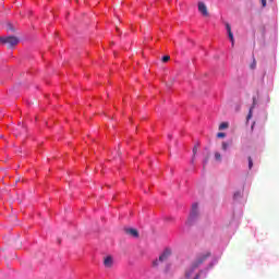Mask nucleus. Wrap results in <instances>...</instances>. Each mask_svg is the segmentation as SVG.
I'll return each instance as SVG.
<instances>
[{
  "label": "nucleus",
  "instance_id": "nucleus-1",
  "mask_svg": "<svg viewBox=\"0 0 279 279\" xmlns=\"http://www.w3.org/2000/svg\"><path fill=\"white\" fill-rule=\"evenodd\" d=\"M208 258H210V252L197 255L195 260L192 263V271H195V269H199V267H202V265H204V263H206Z\"/></svg>",
  "mask_w": 279,
  "mask_h": 279
},
{
  "label": "nucleus",
  "instance_id": "nucleus-5",
  "mask_svg": "<svg viewBox=\"0 0 279 279\" xmlns=\"http://www.w3.org/2000/svg\"><path fill=\"white\" fill-rule=\"evenodd\" d=\"M198 12L204 16H209L208 7H206V3L204 2H198Z\"/></svg>",
  "mask_w": 279,
  "mask_h": 279
},
{
  "label": "nucleus",
  "instance_id": "nucleus-11",
  "mask_svg": "<svg viewBox=\"0 0 279 279\" xmlns=\"http://www.w3.org/2000/svg\"><path fill=\"white\" fill-rule=\"evenodd\" d=\"M228 147H230V144L227 142H222V150L228 151Z\"/></svg>",
  "mask_w": 279,
  "mask_h": 279
},
{
  "label": "nucleus",
  "instance_id": "nucleus-13",
  "mask_svg": "<svg viewBox=\"0 0 279 279\" xmlns=\"http://www.w3.org/2000/svg\"><path fill=\"white\" fill-rule=\"evenodd\" d=\"M250 69L254 70L256 69V58L253 57V62L250 65Z\"/></svg>",
  "mask_w": 279,
  "mask_h": 279
},
{
  "label": "nucleus",
  "instance_id": "nucleus-15",
  "mask_svg": "<svg viewBox=\"0 0 279 279\" xmlns=\"http://www.w3.org/2000/svg\"><path fill=\"white\" fill-rule=\"evenodd\" d=\"M254 167V161L252 160V157H248V169H252Z\"/></svg>",
  "mask_w": 279,
  "mask_h": 279
},
{
  "label": "nucleus",
  "instance_id": "nucleus-16",
  "mask_svg": "<svg viewBox=\"0 0 279 279\" xmlns=\"http://www.w3.org/2000/svg\"><path fill=\"white\" fill-rule=\"evenodd\" d=\"M215 158H216V160L221 162V154L220 153H215Z\"/></svg>",
  "mask_w": 279,
  "mask_h": 279
},
{
  "label": "nucleus",
  "instance_id": "nucleus-23",
  "mask_svg": "<svg viewBox=\"0 0 279 279\" xmlns=\"http://www.w3.org/2000/svg\"><path fill=\"white\" fill-rule=\"evenodd\" d=\"M252 130H254V124L251 126Z\"/></svg>",
  "mask_w": 279,
  "mask_h": 279
},
{
  "label": "nucleus",
  "instance_id": "nucleus-19",
  "mask_svg": "<svg viewBox=\"0 0 279 279\" xmlns=\"http://www.w3.org/2000/svg\"><path fill=\"white\" fill-rule=\"evenodd\" d=\"M169 60H171V57L169 56L162 57V62H169Z\"/></svg>",
  "mask_w": 279,
  "mask_h": 279
},
{
  "label": "nucleus",
  "instance_id": "nucleus-4",
  "mask_svg": "<svg viewBox=\"0 0 279 279\" xmlns=\"http://www.w3.org/2000/svg\"><path fill=\"white\" fill-rule=\"evenodd\" d=\"M198 216H199V209H198L197 203H194L192 205L189 223H191V221H195V219H197Z\"/></svg>",
  "mask_w": 279,
  "mask_h": 279
},
{
  "label": "nucleus",
  "instance_id": "nucleus-22",
  "mask_svg": "<svg viewBox=\"0 0 279 279\" xmlns=\"http://www.w3.org/2000/svg\"><path fill=\"white\" fill-rule=\"evenodd\" d=\"M5 37H0V43H2L3 44V39H4Z\"/></svg>",
  "mask_w": 279,
  "mask_h": 279
},
{
  "label": "nucleus",
  "instance_id": "nucleus-18",
  "mask_svg": "<svg viewBox=\"0 0 279 279\" xmlns=\"http://www.w3.org/2000/svg\"><path fill=\"white\" fill-rule=\"evenodd\" d=\"M217 138H226V133H217Z\"/></svg>",
  "mask_w": 279,
  "mask_h": 279
},
{
  "label": "nucleus",
  "instance_id": "nucleus-6",
  "mask_svg": "<svg viewBox=\"0 0 279 279\" xmlns=\"http://www.w3.org/2000/svg\"><path fill=\"white\" fill-rule=\"evenodd\" d=\"M226 29L228 32V36L230 38L232 47H234V34H232V26H230V23H226Z\"/></svg>",
  "mask_w": 279,
  "mask_h": 279
},
{
  "label": "nucleus",
  "instance_id": "nucleus-14",
  "mask_svg": "<svg viewBox=\"0 0 279 279\" xmlns=\"http://www.w3.org/2000/svg\"><path fill=\"white\" fill-rule=\"evenodd\" d=\"M254 110V106L250 108L248 114L246 117L247 121H250V119H252V111Z\"/></svg>",
  "mask_w": 279,
  "mask_h": 279
},
{
  "label": "nucleus",
  "instance_id": "nucleus-8",
  "mask_svg": "<svg viewBox=\"0 0 279 279\" xmlns=\"http://www.w3.org/2000/svg\"><path fill=\"white\" fill-rule=\"evenodd\" d=\"M126 234H130V236H133L134 239H138V230L136 229H125Z\"/></svg>",
  "mask_w": 279,
  "mask_h": 279
},
{
  "label": "nucleus",
  "instance_id": "nucleus-12",
  "mask_svg": "<svg viewBox=\"0 0 279 279\" xmlns=\"http://www.w3.org/2000/svg\"><path fill=\"white\" fill-rule=\"evenodd\" d=\"M7 29L8 32H16V28L12 24H8Z\"/></svg>",
  "mask_w": 279,
  "mask_h": 279
},
{
  "label": "nucleus",
  "instance_id": "nucleus-7",
  "mask_svg": "<svg viewBox=\"0 0 279 279\" xmlns=\"http://www.w3.org/2000/svg\"><path fill=\"white\" fill-rule=\"evenodd\" d=\"M112 265H114V259H112V256H107L105 257L104 259V266L107 268V269H110L112 268Z\"/></svg>",
  "mask_w": 279,
  "mask_h": 279
},
{
  "label": "nucleus",
  "instance_id": "nucleus-9",
  "mask_svg": "<svg viewBox=\"0 0 279 279\" xmlns=\"http://www.w3.org/2000/svg\"><path fill=\"white\" fill-rule=\"evenodd\" d=\"M228 128H230V123L228 122H222L219 125V130H228Z\"/></svg>",
  "mask_w": 279,
  "mask_h": 279
},
{
  "label": "nucleus",
  "instance_id": "nucleus-2",
  "mask_svg": "<svg viewBox=\"0 0 279 279\" xmlns=\"http://www.w3.org/2000/svg\"><path fill=\"white\" fill-rule=\"evenodd\" d=\"M19 43H20V39L16 36H9L2 39V45H8L9 49H12V47H16Z\"/></svg>",
  "mask_w": 279,
  "mask_h": 279
},
{
  "label": "nucleus",
  "instance_id": "nucleus-20",
  "mask_svg": "<svg viewBox=\"0 0 279 279\" xmlns=\"http://www.w3.org/2000/svg\"><path fill=\"white\" fill-rule=\"evenodd\" d=\"M262 8H267V0H262Z\"/></svg>",
  "mask_w": 279,
  "mask_h": 279
},
{
  "label": "nucleus",
  "instance_id": "nucleus-10",
  "mask_svg": "<svg viewBox=\"0 0 279 279\" xmlns=\"http://www.w3.org/2000/svg\"><path fill=\"white\" fill-rule=\"evenodd\" d=\"M193 265H191V267H190V269H187L186 271H185V278H191V276H193Z\"/></svg>",
  "mask_w": 279,
  "mask_h": 279
},
{
  "label": "nucleus",
  "instance_id": "nucleus-24",
  "mask_svg": "<svg viewBox=\"0 0 279 279\" xmlns=\"http://www.w3.org/2000/svg\"><path fill=\"white\" fill-rule=\"evenodd\" d=\"M208 162V159L205 160V163Z\"/></svg>",
  "mask_w": 279,
  "mask_h": 279
},
{
  "label": "nucleus",
  "instance_id": "nucleus-21",
  "mask_svg": "<svg viewBox=\"0 0 279 279\" xmlns=\"http://www.w3.org/2000/svg\"><path fill=\"white\" fill-rule=\"evenodd\" d=\"M193 154H194V155L197 154V146H194V148H193Z\"/></svg>",
  "mask_w": 279,
  "mask_h": 279
},
{
  "label": "nucleus",
  "instance_id": "nucleus-3",
  "mask_svg": "<svg viewBox=\"0 0 279 279\" xmlns=\"http://www.w3.org/2000/svg\"><path fill=\"white\" fill-rule=\"evenodd\" d=\"M171 256V248H166L162 254L159 256V259H156L153 262L154 267H158L159 263H166V260H169V257Z\"/></svg>",
  "mask_w": 279,
  "mask_h": 279
},
{
  "label": "nucleus",
  "instance_id": "nucleus-17",
  "mask_svg": "<svg viewBox=\"0 0 279 279\" xmlns=\"http://www.w3.org/2000/svg\"><path fill=\"white\" fill-rule=\"evenodd\" d=\"M241 196H242L241 192H235L233 195V199H239V197Z\"/></svg>",
  "mask_w": 279,
  "mask_h": 279
}]
</instances>
